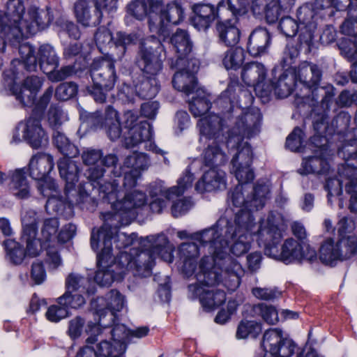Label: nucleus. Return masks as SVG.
<instances>
[{"instance_id":"nucleus-53","label":"nucleus","mask_w":357,"mask_h":357,"mask_svg":"<svg viewBox=\"0 0 357 357\" xmlns=\"http://www.w3.org/2000/svg\"><path fill=\"white\" fill-rule=\"evenodd\" d=\"M305 133L303 130L296 126L287 136L285 147L292 152H303L305 149Z\"/></svg>"},{"instance_id":"nucleus-49","label":"nucleus","mask_w":357,"mask_h":357,"mask_svg":"<svg viewBox=\"0 0 357 357\" xmlns=\"http://www.w3.org/2000/svg\"><path fill=\"white\" fill-rule=\"evenodd\" d=\"M59 305H53L48 307L46 312L47 319L52 322H59L62 319L69 315V310L75 309L73 306L68 305V301H61L60 297L57 298Z\"/></svg>"},{"instance_id":"nucleus-1","label":"nucleus","mask_w":357,"mask_h":357,"mask_svg":"<svg viewBox=\"0 0 357 357\" xmlns=\"http://www.w3.org/2000/svg\"><path fill=\"white\" fill-rule=\"evenodd\" d=\"M105 172V168L99 165L90 167L86 171L88 182L80 183L77 192L75 186L67 196L65 187V199L51 198L48 199L46 207H52L59 216L64 219L73 216L74 205L82 210L93 212L98 206V200L91 197L89 191L96 190L102 202L110 204L112 210L103 213L104 222L116 220L119 225H130L137 217L139 211L146 205L147 196L142 191L135 190L126 194L122 200H119V182L113 179L112 181H105L102 183Z\"/></svg>"},{"instance_id":"nucleus-25","label":"nucleus","mask_w":357,"mask_h":357,"mask_svg":"<svg viewBox=\"0 0 357 357\" xmlns=\"http://www.w3.org/2000/svg\"><path fill=\"white\" fill-rule=\"evenodd\" d=\"M199 67L198 59L191 58L190 61L188 60L183 68H172L178 70L172 79L174 88L175 89H202L194 74L198 70Z\"/></svg>"},{"instance_id":"nucleus-28","label":"nucleus","mask_w":357,"mask_h":357,"mask_svg":"<svg viewBox=\"0 0 357 357\" xmlns=\"http://www.w3.org/2000/svg\"><path fill=\"white\" fill-rule=\"evenodd\" d=\"M170 41L177 54L176 59L171 60L170 66L171 68H183L188 60L190 61L191 58H194L190 54L192 43L189 35L185 30L178 29L171 37Z\"/></svg>"},{"instance_id":"nucleus-47","label":"nucleus","mask_w":357,"mask_h":357,"mask_svg":"<svg viewBox=\"0 0 357 357\" xmlns=\"http://www.w3.org/2000/svg\"><path fill=\"white\" fill-rule=\"evenodd\" d=\"M336 243L340 255V261L349 259L357 253V237L356 236L339 237Z\"/></svg>"},{"instance_id":"nucleus-3","label":"nucleus","mask_w":357,"mask_h":357,"mask_svg":"<svg viewBox=\"0 0 357 357\" xmlns=\"http://www.w3.org/2000/svg\"><path fill=\"white\" fill-rule=\"evenodd\" d=\"M200 135L208 139H214L203 153V165L209 167L195 184V190L199 193L211 192L226 189V174L219 167L226 164L227 154L222 151L216 139L222 135L224 119L217 114H209L197 123Z\"/></svg>"},{"instance_id":"nucleus-24","label":"nucleus","mask_w":357,"mask_h":357,"mask_svg":"<svg viewBox=\"0 0 357 357\" xmlns=\"http://www.w3.org/2000/svg\"><path fill=\"white\" fill-rule=\"evenodd\" d=\"M74 10L77 22L83 26H96L101 22L102 14L98 0H78Z\"/></svg>"},{"instance_id":"nucleus-12","label":"nucleus","mask_w":357,"mask_h":357,"mask_svg":"<svg viewBox=\"0 0 357 357\" xmlns=\"http://www.w3.org/2000/svg\"><path fill=\"white\" fill-rule=\"evenodd\" d=\"M150 31L165 38L169 36L168 24L177 25L184 19V9L180 1L174 0L165 6L162 0H152Z\"/></svg>"},{"instance_id":"nucleus-27","label":"nucleus","mask_w":357,"mask_h":357,"mask_svg":"<svg viewBox=\"0 0 357 357\" xmlns=\"http://www.w3.org/2000/svg\"><path fill=\"white\" fill-rule=\"evenodd\" d=\"M227 1L221 0L215 9L211 4L198 3L194 5L192 10L194 15L192 17V25L199 31L206 30L215 20L219 17V11L222 8L226 7Z\"/></svg>"},{"instance_id":"nucleus-11","label":"nucleus","mask_w":357,"mask_h":357,"mask_svg":"<svg viewBox=\"0 0 357 357\" xmlns=\"http://www.w3.org/2000/svg\"><path fill=\"white\" fill-rule=\"evenodd\" d=\"M234 233L229 218L221 216L213 225L196 233L195 236L202 246H209L217 260L225 259L227 256L228 246Z\"/></svg>"},{"instance_id":"nucleus-34","label":"nucleus","mask_w":357,"mask_h":357,"mask_svg":"<svg viewBox=\"0 0 357 357\" xmlns=\"http://www.w3.org/2000/svg\"><path fill=\"white\" fill-rule=\"evenodd\" d=\"M84 278L74 273H70L66 279V292L60 296V300H67L68 305L73 306L75 309H77L85 303L84 296L79 294H73L80 287L81 280Z\"/></svg>"},{"instance_id":"nucleus-9","label":"nucleus","mask_w":357,"mask_h":357,"mask_svg":"<svg viewBox=\"0 0 357 357\" xmlns=\"http://www.w3.org/2000/svg\"><path fill=\"white\" fill-rule=\"evenodd\" d=\"M296 15L299 24L291 17H284L280 21L279 29L287 37H293L299 32L300 43L310 47L312 43L319 17L322 18L326 15L323 10L315 8L314 1L301 6Z\"/></svg>"},{"instance_id":"nucleus-18","label":"nucleus","mask_w":357,"mask_h":357,"mask_svg":"<svg viewBox=\"0 0 357 357\" xmlns=\"http://www.w3.org/2000/svg\"><path fill=\"white\" fill-rule=\"evenodd\" d=\"M38 55L40 68L52 82L61 81L75 73L73 67L70 66L56 70L59 64V59L51 45H41L38 50Z\"/></svg>"},{"instance_id":"nucleus-5","label":"nucleus","mask_w":357,"mask_h":357,"mask_svg":"<svg viewBox=\"0 0 357 357\" xmlns=\"http://www.w3.org/2000/svg\"><path fill=\"white\" fill-rule=\"evenodd\" d=\"M6 96H14L23 107H33L31 116L26 120L22 139L32 149H38L47 144L49 138L41 125L45 111L54 91H45L37 100L39 91H5Z\"/></svg>"},{"instance_id":"nucleus-7","label":"nucleus","mask_w":357,"mask_h":357,"mask_svg":"<svg viewBox=\"0 0 357 357\" xmlns=\"http://www.w3.org/2000/svg\"><path fill=\"white\" fill-rule=\"evenodd\" d=\"M341 145L337 149V155L344 162L338 165V178H328L325 188L329 196H341L344 181L345 190L349 195L357 193V128L344 135L338 139Z\"/></svg>"},{"instance_id":"nucleus-50","label":"nucleus","mask_w":357,"mask_h":357,"mask_svg":"<svg viewBox=\"0 0 357 357\" xmlns=\"http://www.w3.org/2000/svg\"><path fill=\"white\" fill-rule=\"evenodd\" d=\"M244 59V51L242 48H231L224 54L222 64L227 70H236L241 66Z\"/></svg>"},{"instance_id":"nucleus-54","label":"nucleus","mask_w":357,"mask_h":357,"mask_svg":"<svg viewBox=\"0 0 357 357\" xmlns=\"http://www.w3.org/2000/svg\"><path fill=\"white\" fill-rule=\"evenodd\" d=\"M261 324L255 321L242 320L237 328L236 336L238 339H244L250 335L255 338L261 332Z\"/></svg>"},{"instance_id":"nucleus-2","label":"nucleus","mask_w":357,"mask_h":357,"mask_svg":"<svg viewBox=\"0 0 357 357\" xmlns=\"http://www.w3.org/2000/svg\"><path fill=\"white\" fill-rule=\"evenodd\" d=\"M120 225L104 222L96 233L94 229L91 232L90 243L92 250L97 252L100 241L103 246L101 251L97 253V266L102 269L96 271L94 276V281L100 287H109L114 280H122L130 272L133 276L139 278H146L150 274L149 264L145 266L137 264L150 259L147 254L138 255L139 258L135 261L130 250L129 252L120 251L114 259L112 260L113 239L114 243L116 240H125L122 247L126 248L132 245L137 238L136 233H132L129 236L124 233L115 236L116 227Z\"/></svg>"},{"instance_id":"nucleus-52","label":"nucleus","mask_w":357,"mask_h":357,"mask_svg":"<svg viewBox=\"0 0 357 357\" xmlns=\"http://www.w3.org/2000/svg\"><path fill=\"white\" fill-rule=\"evenodd\" d=\"M252 310L255 314L261 317L268 324L275 325L279 321L278 312L273 305L258 303L253 305Z\"/></svg>"},{"instance_id":"nucleus-62","label":"nucleus","mask_w":357,"mask_h":357,"mask_svg":"<svg viewBox=\"0 0 357 357\" xmlns=\"http://www.w3.org/2000/svg\"><path fill=\"white\" fill-rule=\"evenodd\" d=\"M56 26L59 28V34L67 33L69 37L78 39L80 36V31L78 26L73 22L61 18L56 21Z\"/></svg>"},{"instance_id":"nucleus-35","label":"nucleus","mask_w":357,"mask_h":357,"mask_svg":"<svg viewBox=\"0 0 357 357\" xmlns=\"http://www.w3.org/2000/svg\"><path fill=\"white\" fill-rule=\"evenodd\" d=\"M241 77L248 87L255 89L263 87L266 77V69L261 63L257 62L248 63L243 68Z\"/></svg>"},{"instance_id":"nucleus-55","label":"nucleus","mask_w":357,"mask_h":357,"mask_svg":"<svg viewBox=\"0 0 357 357\" xmlns=\"http://www.w3.org/2000/svg\"><path fill=\"white\" fill-rule=\"evenodd\" d=\"M116 319L111 320L112 324L109 326L112 327L110 333L113 342L118 345L121 344L123 349L126 351V343L130 335V330L123 324L116 322Z\"/></svg>"},{"instance_id":"nucleus-57","label":"nucleus","mask_w":357,"mask_h":357,"mask_svg":"<svg viewBox=\"0 0 357 357\" xmlns=\"http://www.w3.org/2000/svg\"><path fill=\"white\" fill-rule=\"evenodd\" d=\"M241 269V265L236 260H232L231 269L227 268V276L223 280L224 285L228 291H235L241 284V275L237 273Z\"/></svg>"},{"instance_id":"nucleus-22","label":"nucleus","mask_w":357,"mask_h":357,"mask_svg":"<svg viewBox=\"0 0 357 357\" xmlns=\"http://www.w3.org/2000/svg\"><path fill=\"white\" fill-rule=\"evenodd\" d=\"M188 290L189 296L192 299L199 298L202 307L206 312L214 310L226 301V294L223 290H207L197 284H190Z\"/></svg>"},{"instance_id":"nucleus-51","label":"nucleus","mask_w":357,"mask_h":357,"mask_svg":"<svg viewBox=\"0 0 357 357\" xmlns=\"http://www.w3.org/2000/svg\"><path fill=\"white\" fill-rule=\"evenodd\" d=\"M96 351L98 357H121L126 351L121 344L104 340L96 344Z\"/></svg>"},{"instance_id":"nucleus-58","label":"nucleus","mask_w":357,"mask_h":357,"mask_svg":"<svg viewBox=\"0 0 357 357\" xmlns=\"http://www.w3.org/2000/svg\"><path fill=\"white\" fill-rule=\"evenodd\" d=\"M80 119L83 123H86L91 130L103 128L105 124V114L101 111L95 112H84L80 114Z\"/></svg>"},{"instance_id":"nucleus-39","label":"nucleus","mask_w":357,"mask_h":357,"mask_svg":"<svg viewBox=\"0 0 357 357\" xmlns=\"http://www.w3.org/2000/svg\"><path fill=\"white\" fill-rule=\"evenodd\" d=\"M39 31H38V32ZM37 31L33 34L29 36H23L18 40L13 38L12 42L8 39L6 40V45L7 43H10L12 45H19L18 52L20 55V60L22 62L24 67L29 71L35 70L37 67V58L35 55L34 48L27 43H20V40L23 38H29L31 36L36 34Z\"/></svg>"},{"instance_id":"nucleus-41","label":"nucleus","mask_w":357,"mask_h":357,"mask_svg":"<svg viewBox=\"0 0 357 357\" xmlns=\"http://www.w3.org/2000/svg\"><path fill=\"white\" fill-rule=\"evenodd\" d=\"M315 8L323 10L326 15L331 16L334 8L336 10L348 8L350 12L357 9V0H315Z\"/></svg>"},{"instance_id":"nucleus-20","label":"nucleus","mask_w":357,"mask_h":357,"mask_svg":"<svg viewBox=\"0 0 357 357\" xmlns=\"http://www.w3.org/2000/svg\"><path fill=\"white\" fill-rule=\"evenodd\" d=\"M125 296L118 290L111 289L105 296L97 297L91 302V307L99 317V325L102 319L109 312V320L118 319L117 312L121 311L125 305Z\"/></svg>"},{"instance_id":"nucleus-19","label":"nucleus","mask_w":357,"mask_h":357,"mask_svg":"<svg viewBox=\"0 0 357 357\" xmlns=\"http://www.w3.org/2000/svg\"><path fill=\"white\" fill-rule=\"evenodd\" d=\"M253 161V151L251 145L245 142L231 159L232 171L238 184L236 186H243L250 183L255 179V172L251 168Z\"/></svg>"},{"instance_id":"nucleus-33","label":"nucleus","mask_w":357,"mask_h":357,"mask_svg":"<svg viewBox=\"0 0 357 357\" xmlns=\"http://www.w3.org/2000/svg\"><path fill=\"white\" fill-rule=\"evenodd\" d=\"M199 272L196 275L197 282L206 287H213L221 282L222 275L209 261L208 257H203L199 261Z\"/></svg>"},{"instance_id":"nucleus-48","label":"nucleus","mask_w":357,"mask_h":357,"mask_svg":"<svg viewBox=\"0 0 357 357\" xmlns=\"http://www.w3.org/2000/svg\"><path fill=\"white\" fill-rule=\"evenodd\" d=\"M351 116L348 112H340L333 120L331 126L333 129V135L337 136V139H341L344 135L352 131L356 128L349 129Z\"/></svg>"},{"instance_id":"nucleus-44","label":"nucleus","mask_w":357,"mask_h":357,"mask_svg":"<svg viewBox=\"0 0 357 357\" xmlns=\"http://www.w3.org/2000/svg\"><path fill=\"white\" fill-rule=\"evenodd\" d=\"M250 248L251 244L247 234L238 233L237 236H235L233 240L230 241L227 250V256L222 260L227 259L228 261H231L232 264L233 259L229 256L228 251L236 257H241L246 254L250 250Z\"/></svg>"},{"instance_id":"nucleus-64","label":"nucleus","mask_w":357,"mask_h":357,"mask_svg":"<svg viewBox=\"0 0 357 357\" xmlns=\"http://www.w3.org/2000/svg\"><path fill=\"white\" fill-rule=\"evenodd\" d=\"M139 36L136 33H126L124 32H117L114 39V43L116 47L122 48V54L126 52V47L131 44H135Z\"/></svg>"},{"instance_id":"nucleus-61","label":"nucleus","mask_w":357,"mask_h":357,"mask_svg":"<svg viewBox=\"0 0 357 357\" xmlns=\"http://www.w3.org/2000/svg\"><path fill=\"white\" fill-rule=\"evenodd\" d=\"M114 39L111 31L105 26L99 27L94 35L96 44L100 52H103L112 41L114 42Z\"/></svg>"},{"instance_id":"nucleus-14","label":"nucleus","mask_w":357,"mask_h":357,"mask_svg":"<svg viewBox=\"0 0 357 357\" xmlns=\"http://www.w3.org/2000/svg\"><path fill=\"white\" fill-rule=\"evenodd\" d=\"M164 56V47L161 41L155 36H150L140 41L137 64L148 77L155 76L161 71Z\"/></svg>"},{"instance_id":"nucleus-16","label":"nucleus","mask_w":357,"mask_h":357,"mask_svg":"<svg viewBox=\"0 0 357 357\" xmlns=\"http://www.w3.org/2000/svg\"><path fill=\"white\" fill-rule=\"evenodd\" d=\"M137 112L128 110L124 112L121 123L125 132L123 144L127 149L133 148L142 142L151 141L153 129L152 125L146 120L138 121Z\"/></svg>"},{"instance_id":"nucleus-37","label":"nucleus","mask_w":357,"mask_h":357,"mask_svg":"<svg viewBox=\"0 0 357 357\" xmlns=\"http://www.w3.org/2000/svg\"><path fill=\"white\" fill-rule=\"evenodd\" d=\"M84 332L88 335L86 345L79 349L75 357H98L92 345L98 342V336L102 333L100 326L90 321L86 324Z\"/></svg>"},{"instance_id":"nucleus-15","label":"nucleus","mask_w":357,"mask_h":357,"mask_svg":"<svg viewBox=\"0 0 357 357\" xmlns=\"http://www.w3.org/2000/svg\"><path fill=\"white\" fill-rule=\"evenodd\" d=\"M169 239L165 234H158L156 236L151 235L147 236L145 238H142L139 244L142 247H147L142 250L138 248H131V252L134 257V260L137 261L139 258L138 255L145 253L150 257V259L147 260H143L139 262L140 266H146L149 264L150 265V274L147 276H150L152 274V268L155 265V260L156 257L160 256L165 261L168 263H172L174 261L173 250H169Z\"/></svg>"},{"instance_id":"nucleus-21","label":"nucleus","mask_w":357,"mask_h":357,"mask_svg":"<svg viewBox=\"0 0 357 357\" xmlns=\"http://www.w3.org/2000/svg\"><path fill=\"white\" fill-rule=\"evenodd\" d=\"M91 76L94 89L113 88L115 82L114 62L105 58L95 59L91 65Z\"/></svg>"},{"instance_id":"nucleus-23","label":"nucleus","mask_w":357,"mask_h":357,"mask_svg":"<svg viewBox=\"0 0 357 357\" xmlns=\"http://www.w3.org/2000/svg\"><path fill=\"white\" fill-rule=\"evenodd\" d=\"M262 114L257 107L248 109L239 116L234 128L241 138L250 139L258 135L261 130Z\"/></svg>"},{"instance_id":"nucleus-6","label":"nucleus","mask_w":357,"mask_h":357,"mask_svg":"<svg viewBox=\"0 0 357 357\" xmlns=\"http://www.w3.org/2000/svg\"><path fill=\"white\" fill-rule=\"evenodd\" d=\"M243 186H236L228 193V198L235 207H240L236 213L234 220L229 219L234 228L233 238L238 233L247 234L255 226L253 211L262 209L268 199L270 188L264 181H258L253 186L252 195L245 197Z\"/></svg>"},{"instance_id":"nucleus-31","label":"nucleus","mask_w":357,"mask_h":357,"mask_svg":"<svg viewBox=\"0 0 357 357\" xmlns=\"http://www.w3.org/2000/svg\"><path fill=\"white\" fill-rule=\"evenodd\" d=\"M26 173L25 167L16 169L8 173L9 190L19 199H28L31 195V187L26 178Z\"/></svg>"},{"instance_id":"nucleus-17","label":"nucleus","mask_w":357,"mask_h":357,"mask_svg":"<svg viewBox=\"0 0 357 357\" xmlns=\"http://www.w3.org/2000/svg\"><path fill=\"white\" fill-rule=\"evenodd\" d=\"M261 347L264 357H291L296 344L291 339L284 337L280 328H270L263 335Z\"/></svg>"},{"instance_id":"nucleus-60","label":"nucleus","mask_w":357,"mask_h":357,"mask_svg":"<svg viewBox=\"0 0 357 357\" xmlns=\"http://www.w3.org/2000/svg\"><path fill=\"white\" fill-rule=\"evenodd\" d=\"M65 114L61 107L56 104H52L47 112V121L50 126L54 130H58L62 125Z\"/></svg>"},{"instance_id":"nucleus-10","label":"nucleus","mask_w":357,"mask_h":357,"mask_svg":"<svg viewBox=\"0 0 357 357\" xmlns=\"http://www.w3.org/2000/svg\"><path fill=\"white\" fill-rule=\"evenodd\" d=\"M52 141L59 151L64 156L57 162V166L61 178L66 182V193L68 196L70 190L74 188L79 180V167L71 158L78 156L79 150L59 130L54 131Z\"/></svg>"},{"instance_id":"nucleus-63","label":"nucleus","mask_w":357,"mask_h":357,"mask_svg":"<svg viewBox=\"0 0 357 357\" xmlns=\"http://www.w3.org/2000/svg\"><path fill=\"white\" fill-rule=\"evenodd\" d=\"M199 248L195 243H183L178 247V256L180 260L197 259Z\"/></svg>"},{"instance_id":"nucleus-56","label":"nucleus","mask_w":357,"mask_h":357,"mask_svg":"<svg viewBox=\"0 0 357 357\" xmlns=\"http://www.w3.org/2000/svg\"><path fill=\"white\" fill-rule=\"evenodd\" d=\"M59 227V221L57 218H46L43 221L41 228L43 239L45 243H50L56 241Z\"/></svg>"},{"instance_id":"nucleus-13","label":"nucleus","mask_w":357,"mask_h":357,"mask_svg":"<svg viewBox=\"0 0 357 357\" xmlns=\"http://www.w3.org/2000/svg\"><path fill=\"white\" fill-rule=\"evenodd\" d=\"M54 167L52 155L43 152H38L33 155L28 164L29 176L42 182L38 186V190L45 197H50V194L58 191V185L51 177Z\"/></svg>"},{"instance_id":"nucleus-8","label":"nucleus","mask_w":357,"mask_h":357,"mask_svg":"<svg viewBox=\"0 0 357 357\" xmlns=\"http://www.w3.org/2000/svg\"><path fill=\"white\" fill-rule=\"evenodd\" d=\"M310 91V95L304 96H300L296 93L294 103L298 108L307 105L311 109L310 116L312 119L313 128L315 131L314 135L310 138V146L314 148L313 153L327 154L328 140L320 132L322 127H324V129L326 128L328 112L335 94L334 91H326L319 104L318 91Z\"/></svg>"},{"instance_id":"nucleus-29","label":"nucleus","mask_w":357,"mask_h":357,"mask_svg":"<svg viewBox=\"0 0 357 357\" xmlns=\"http://www.w3.org/2000/svg\"><path fill=\"white\" fill-rule=\"evenodd\" d=\"M188 103L189 110L195 116H202L211 108L212 102L206 91H178Z\"/></svg>"},{"instance_id":"nucleus-43","label":"nucleus","mask_w":357,"mask_h":357,"mask_svg":"<svg viewBox=\"0 0 357 357\" xmlns=\"http://www.w3.org/2000/svg\"><path fill=\"white\" fill-rule=\"evenodd\" d=\"M6 258L13 265H20L26 257L23 245L14 239L8 238L3 241Z\"/></svg>"},{"instance_id":"nucleus-45","label":"nucleus","mask_w":357,"mask_h":357,"mask_svg":"<svg viewBox=\"0 0 357 357\" xmlns=\"http://www.w3.org/2000/svg\"><path fill=\"white\" fill-rule=\"evenodd\" d=\"M152 0H135L127 6V13L137 20L142 21L148 17L149 27L151 21V3Z\"/></svg>"},{"instance_id":"nucleus-36","label":"nucleus","mask_w":357,"mask_h":357,"mask_svg":"<svg viewBox=\"0 0 357 357\" xmlns=\"http://www.w3.org/2000/svg\"><path fill=\"white\" fill-rule=\"evenodd\" d=\"M327 154L314 153L303 159L302 169L298 170L300 174H326L330 170V164L326 158Z\"/></svg>"},{"instance_id":"nucleus-26","label":"nucleus","mask_w":357,"mask_h":357,"mask_svg":"<svg viewBox=\"0 0 357 357\" xmlns=\"http://www.w3.org/2000/svg\"><path fill=\"white\" fill-rule=\"evenodd\" d=\"M351 17L346 19L341 26V31L348 38L340 43V49L349 59H357V9L349 10Z\"/></svg>"},{"instance_id":"nucleus-40","label":"nucleus","mask_w":357,"mask_h":357,"mask_svg":"<svg viewBox=\"0 0 357 357\" xmlns=\"http://www.w3.org/2000/svg\"><path fill=\"white\" fill-rule=\"evenodd\" d=\"M216 29L220 42L226 46L233 47L239 42L240 31L230 20L218 22Z\"/></svg>"},{"instance_id":"nucleus-4","label":"nucleus","mask_w":357,"mask_h":357,"mask_svg":"<svg viewBox=\"0 0 357 357\" xmlns=\"http://www.w3.org/2000/svg\"><path fill=\"white\" fill-rule=\"evenodd\" d=\"M283 233L275 223L273 217L268 215L265 225L261 224L257 231V243L264 248V254L285 264L307 261L310 264L317 261L314 249L309 245H302L292 238H287L282 245Z\"/></svg>"},{"instance_id":"nucleus-42","label":"nucleus","mask_w":357,"mask_h":357,"mask_svg":"<svg viewBox=\"0 0 357 357\" xmlns=\"http://www.w3.org/2000/svg\"><path fill=\"white\" fill-rule=\"evenodd\" d=\"M319 259L326 265L333 267L338 261H340V255L333 238H326L319 248Z\"/></svg>"},{"instance_id":"nucleus-46","label":"nucleus","mask_w":357,"mask_h":357,"mask_svg":"<svg viewBox=\"0 0 357 357\" xmlns=\"http://www.w3.org/2000/svg\"><path fill=\"white\" fill-rule=\"evenodd\" d=\"M158 91H116V93L111 94L112 98L114 99L116 96L117 100L122 104L133 103L135 96L142 100L151 101L158 93Z\"/></svg>"},{"instance_id":"nucleus-38","label":"nucleus","mask_w":357,"mask_h":357,"mask_svg":"<svg viewBox=\"0 0 357 357\" xmlns=\"http://www.w3.org/2000/svg\"><path fill=\"white\" fill-rule=\"evenodd\" d=\"M102 129L105 130L108 137L112 141L118 139L125 132L119 112L110 105L105 109V124Z\"/></svg>"},{"instance_id":"nucleus-32","label":"nucleus","mask_w":357,"mask_h":357,"mask_svg":"<svg viewBox=\"0 0 357 357\" xmlns=\"http://www.w3.org/2000/svg\"><path fill=\"white\" fill-rule=\"evenodd\" d=\"M271 44V36L264 28L255 29L250 35L247 50L252 56H259L267 52Z\"/></svg>"},{"instance_id":"nucleus-59","label":"nucleus","mask_w":357,"mask_h":357,"mask_svg":"<svg viewBox=\"0 0 357 357\" xmlns=\"http://www.w3.org/2000/svg\"><path fill=\"white\" fill-rule=\"evenodd\" d=\"M194 179V174L189 169V167H188L183 176L178 178L177 181L178 185L176 186L169 188V191H171L174 195L181 196L188 188L192 187Z\"/></svg>"},{"instance_id":"nucleus-30","label":"nucleus","mask_w":357,"mask_h":357,"mask_svg":"<svg viewBox=\"0 0 357 357\" xmlns=\"http://www.w3.org/2000/svg\"><path fill=\"white\" fill-rule=\"evenodd\" d=\"M322 71L316 64L303 62L302 63L295 75V84H302L303 87L309 89H317L321 80Z\"/></svg>"}]
</instances>
